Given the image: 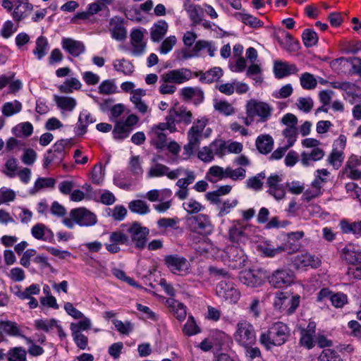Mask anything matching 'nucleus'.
I'll use <instances>...</instances> for the list:
<instances>
[{
    "label": "nucleus",
    "instance_id": "1",
    "mask_svg": "<svg viewBox=\"0 0 361 361\" xmlns=\"http://www.w3.org/2000/svg\"><path fill=\"white\" fill-rule=\"evenodd\" d=\"M209 119L206 116H201L192 123L187 133L188 143L183 147L184 152L188 157L195 153L202 139L211 136L212 129L207 127Z\"/></svg>",
    "mask_w": 361,
    "mask_h": 361
},
{
    "label": "nucleus",
    "instance_id": "2",
    "mask_svg": "<svg viewBox=\"0 0 361 361\" xmlns=\"http://www.w3.org/2000/svg\"><path fill=\"white\" fill-rule=\"evenodd\" d=\"M290 334V330L286 324L276 322L269 326L267 331L260 334L259 341L266 350H269L274 347L281 346L286 343Z\"/></svg>",
    "mask_w": 361,
    "mask_h": 361
},
{
    "label": "nucleus",
    "instance_id": "3",
    "mask_svg": "<svg viewBox=\"0 0 361 361\" xmlns=\"http://www.w3.org/2000/svg\"><path fill=\"white\" fill-rule=\"evenodd\" d=\"M193 75L199 76L197 73H193L186 68L168 71L161 75L159 92L161 94H173L177 90L175 84H183L190 80Z\"/></svg>",
    "mask_w": 361,
    "mask_h": 361
},
{
    "label": "nucleus",
    "instance_id": "4",
    "mask_svg": "<svg viewBox=\"0 0 361 361\" xmlns=\"http://www.w3.org/2000/svg\"><path fill=\"white\" fill-rule=\"evenodd\" d=\"M273 107L264 101L251 99L245 104L246 116L243 118V123L250 126L255 121L259 123L267 122L271 116Z\"/></svg>",
    "mask_w": 361,
    "mask_h": 361
},
{
    "label": "nucleus",
    "instance_id": "5",
    "mask_svg": "<svg viewBox=\"0 0 361 361\" xmlns=\"http://www.w3.org/2000/svg\"><path fill=\"white\" fill-rule=\"evenodd\" d=\"M196 177V172L189 168L179 166L173 169L171 180H177L176 186L178 188L175 196L180 200H185L189 195L188 186L195 180Z\"/></svg>",
    "mask_w": 361,
    "mask_h": 361
},
{
    "label": "nucleus",
    "instance_id": "6",
    "mask_svg": "<svg viewBox=\"0 0 361 361\" xmlns=\"http://www.w3.org/2000/svg\"><path fill=\"white\" fill-rule=\"evenodd\" d=\"M257 228L240 220H235L228 229V238L235 243H245L247 240H254L253 234Z\"/></svg>",
    "mask_w": 361,
    "mask_h": 361
},
{
    "label": "nucleus",
    "instance_id": "7",
    "mask_svg": "<svg viewBox=\"0 0 361 361\" xmlns=\"http://www.w3.org/2000/svg\"><path fill=\"white\" fill-rule=\"evenodd\" d=\"M233 339L242 348L254 345L256 343V333L252 324L245 320L239 322L236 324Z\"/></svg>",
    "mask_w": 361,
    "mask_h": 361
},
{
    "label": "nucleus",
    "instance_id": "8",
    "mask_svg": "<svg viewBox=\"0 0 361 361\" xmlns=\"http://www.w3.org/2000/svg\"><path fill=\"white\" fill-rule=\"evenodd\" d=\"M300 299L298 295H292L288 292L277 291L274 299V307L279 312L290 315L299 306Z\"/></svg>",
    "mask_w": 361,
    "mask_h": 361
},
{
    "label": "nucleus",
    "instance_id": "9",
    "mask_svg": "<svg viewBox=\"0 0 361 361\" xmlns=\"http://www.w3.org/2000/svg\"><path fill=\"white\" fill-rule=\"evenodd\" d=\"M216 293L218 297L230 304H236L241 297V293L235 283L226 280H222L217 283Z\"/></svg>",
    "mask_w": 361,
    "mask_h": 361
},
{
    "label": "nucleus",
    "instance_id": "10",
    "mask_svg": "<svg viewBox=\"0 0 361 361\" xmlns=\"http://www.w3.org/2000/svg\"><path fill=\"white\" fill-rule=\"evenodd\" d=\"M187 224L191 231L207 235L214 231V226L208 215L200 214L187 219Z\"/></svg>",
    "mask_w": 361,
    "mask_h": 361
},
{
    "label": "nucleus",
    "instance_id": "11",
    "mask_svg": "<svg viewBox=\"0 0 361 361\" xmlns=\"http://www.w3.org/2000/svg\"><path fill=\"white\" fill-rule=\"evenodd\" d=\"M124 231L130 237V245L134 243L136 247L142 248L146 244V238L149 234V229L135 222L128 225H123Z\"/></svg>",
    "mask_w": 361,
    "mask_h": 361
},
{
    "label": "nucleus",
    "instance_id": "12",
    "mask_svg": "<svg viewBox=\"0 0 361 361\" xmlns=\"http://www.w3.org/2000/svg\"><path fill=\"white\" fill-rule=\"evenodd\" d=\"M172 126L166 122L159 123L157 125L153 126L149 132L148 133L150 142L157 149H163L166 146V134L164 133L165 130L171 131Z\"/></svg>",
    "mask_w": 361,
    "mask_h": 361
},
{
    "label": "nucleus",
    "instance_id": "13",
    "mask_svg": "<svg viewBox=\"0 0 361 361\" xmlns=\"http://www.w3.org/2000/svg\"><path fill=\"white\" fill-rule=\"evenodd\" d=\"M224 263L233 269H241L245 267L247 260L243 250L238 246H228L225 251Z\"/></svg>",
    "mask_w": 361,
    "mask_h": 361
},
{
    "label": "nucleus",
    "instance_id": "14",
    "mask_svg": "<svg viewBox=\"0 0 361 361\" xmlns=\"http://www.w3.org/2000/svg\"><path fill=\"white\" fill-rule=\"evenodd\" d=\"M165 264L171 273L178 276H185L190 273V262L183 257L171 255L164 259Z\"/></svg>",
    "mask_w": 361,
    "mask_h": 361
},
{
    "label": "nucleus",
    "instance_id": "15",
    "mask_svg": "<svg viewBox=\"0 0 361 361\" xmlns=\"http://www.w3.org/2000/svg\"><path fill=\"white\" fill-rule=\"evenodd\" d=\"M34 327L36 330L47 334H52L56 330L61 340L66 338V334L63 329L59 320L51 319H38L34 321Z\"/></svg>",
    "mask_w": 361,
    "mask_h": 361
},
{
    "label": "nucleus",
    "instance_id": "16",
    "mask_svg": "<svg viewBox=\"0 0 361 361\" xmlns=\"http://www.w3.org/2000/svg\"><path fill=\"white\" fill-rule=\"evenodd\" d=\"M121 245H130V237L124 231L123 225L121 230L110 233L109 243L104 245L109 252L116 254L120 252Z\"/></svg>",
    "mask_w": 361,
    "mask_h": 361
},
{
    "label": "nucleus",
    "instance_id": "17",
    "mask_svg": "<svg viewBox=\"0 0 361 361\" xmlns=\"http://www.w3.org/2000/svg\"><path fill=\"white\" fill-rule=\"evenodd\" d=\"M283 177L276 173L271 174L267 180L268 193L276 200H283L286 194V187L282 184Z\"/></svg>",
    "mask_w": 361,
    "mask_h": 361
},
{
    "label": "nucleus",
    "instance_id": "18",
    "mask_svg": "<svg viewBox=\"0 0 361 361\" xmlns=\"http://www.w3.org/2000/svg\"><path fill=\"white\" fill-rule=\"evenodd\" d=\"M192 113L185 108H180L178 110L171 109L169 115L166 117V121L172 126L171 131H176V124L183 123L188 125L192 121Z\"/></svg>",
    "mask_w": 361,
    "mask_h": 361
},
{
    "label": "nucleus",
    "instance_id": "19",
    "mask_svg": "<svg viewBox=\"0 0 361 361\" xmlns=\"http://www.w3.org/2000/svg\"><path fill=\"white\" fill-rule=\"evenodd\" d=\"M268 280L274 287L281 288L290 286L293 282L294 274L288 269H277L269 276Z\"/></svg>",
    "mask_w": 361,
    "mask_h": 361
},
{
    "label": "nucleus",
    "instance_id": "20",
    "mask_svg": "<svg viewBox=\"0 0 361 361\" xmlns=\"http://www.w3.org/2000/svg\"><path fill=\"white\" fill-rule=\"evenodd\" d=\"M70 216L80 226H92L97 222V216L85 207L71 209Z\"/></svg>",
    "mask_w": 361,
    "mask_h": 361
},
{
    "label": "nucleus",
    "instance_id": "21",
    "mask_svg": "<svg viewBox=\"0 0 361 361\" xmlns=\"http://www.w3.org/2000/svg\"><path fill=\"white\" fill-rule=\"evenodd\" d=\"M147 33L145 28L139 27L132 30L130 32L131 54L135 56H140L145 52L146 42L144 35Z\"/></svg>",
    "mask_w": 361,
    "mask_h": 361
},
{
    "label": "nucleus",
    "instance_id": "22",
    "mask_svg": "<svg viewBox=\"0 0 361 361\" xmlns=\"http://www.w3.org/2000/svg\"><path fill=\"white\" fill-rule=\"evenodd\" d=\"M34 6L28 0H15V8L11 16L16 22L27 18L33 11Z\"/></svg>",
    "mask_w": 361,
    "mask_h": 361
},
{
    "label": "nucleus",
    "instance_id": "23",
    "mask_svg": "<svg viewBox=\"0 0 361 361\" xmlns=\"http://www.w3.org/2000/svg\"><path fill=\"white\" fill-rule=\"evenodd\" d=\"M344 173L352 180L361 179V157L352 154L348 159Z\"/></svg>",
    "mask_w": 361,
    "mask_h": 361
},
{
    "label": "nucleus",
    "instance_id": "24",
    "mask_svg": "<svg viewBox=\"0 0 361 361\" xmlns=\"http://www.w3.org/2000/svg\"><path fill=\"white\" fill-rule=\"evenodd\" d=\"M172 172L173 169L164 164L156 162L154 159L145 176L147 179L166 176L168 179L171 180Z\"/></svg>",
    "mask_w": 361,
    "mask_h": 361
},
{
    "label": "nucleus",
    "instance_id": "25",
    "mask_svg": "<svg viewBox=\"0 0 361 361\" xmlns=\"http://www.w3.org/2000/svg\"><path fill=\"white\" fill-rule=\"evenodd\" d=\"M316 323L310 321L307 328L301 330L300 344L307 349H312L316 343Z\"/></svg>",
    "mask_w": 361,
    "mask_h": 361
},
{
    "label": "nucleus",
    "instance_id": "26",
    "mask_svg": "<svg viewBox=\"0 0 361 361\" xmlns=\"http://www.w3.org/2000/svg\"><path fill=\"white\" fill-rule=\"evenodd\" d=\"M239 279L244 285L251 288L259 287L264 282L262 273L259 271L255 270L241 271Z\"/></svg>",
    "mask_w": 361,
    "mask_h": 361
},
{
    "label": "nucleus",
    "instance_id": "27",
    "mask_svg": "<svg viewBox=\"0 0 361 361\" xmlns=\"http://www.w3.org/2000/svg\"><path fill=\"white\" fill-rule=\"evenodd\" d=\"M324 155L322 148L303 151L300 154V163L305 167L312 166L315 162L322 160Z\"/></svg>",
    "mask_w": 361,
    "mask_h": 361
},
{
    "label": "nucleus",
    "instance_id": "28",
    "mask_svg": "<svg viewBox=\"0 0 361 361\" xmlns=\"http://www.w3.org/2000/svg\"><path fill=\"white\" fill-rule=\"evenodd\" d=\"M342 255L348 264L361 263V246L357 244L346 245L343 249Z\"/></svg>",
    "mask_w": 361,
    "mask_h": 361
},
{
    "label": "nucleus",
    "instance_id": "29",
    "mask_svg": "<svg viewBox=\"0 0 361 361\" xmlns=\"http://www.w3.org/2000/svg\"><path fill=\"white\" fill-rule=\"evenodd\" d=\"M320 263L321 261L319 257L310 253L298 255L293 260V264L298 269L306 267L317 268L320 265Z\"/></svg>",
    "mask_w": 361,
    "mask_h": 361
},
{
    "label": "nucleus",
    "instance_id": "30",
    "mask_svg": "<svg viewBox=\"0 0 361 361\" xmlns=\"http://www.w3.org/2000/svg\"><path fill=\"white\" fill-rule=\"evenodd\" d=\"M277 39L281 47L288 52L296 53L300 48L299 42L286 31H282L277 37Z\"/></svg>",
    "mask_w": 361,
    "mask_h": 361
},
{
    "label": "nucleus",
    "instance_id": "31",
    "mask_svg": "<svg viewBox=\"0 0 361 361\" xmlns=\"http://www.w3.org/2000/svg\"><path fill=\"white\" fill-rule=\"evenodd\" d=\"M31 235L34 238L44 242H51L54 236L53 231L42 223H38L32 227Z\"/></svg>",
    "mask_w": 361,
    "mask_h": 361
},
{
    "label": "nucleus",
    "instance_id": "32",
    "mask_svg": "<svg viewBox=\"0 0 361 361\" xmlns=\"http://www.w3.org/2000/svg\"><path fill=\"white\" fill-rule=\"evenodd\" d=\"M62 48L73 56H78L85 51L84 44L71 38H63L61 41Z\"/></svg>",
    "mask_w": 361,
    "mask_h": 361
},
{
    "label": "nucleus",
    "instance_id": "33",
    "mask_svg": "<svg viewBox=\"0 0 361 361\" xmlns=\"http://www.w3.org/2000/svg\"><path fill=\"white\" fill-rule=\"evenodd\" d=\"M111 37L117 41H122L126 38L127 32L123 26V20L118 17H114L110 20Z\"/></svg>",
    "mask_w": 361,
    "mask_h": 361
},
{
    "label": "nucleus",
    "instance_id": "34",
    "mask_svg": "<svg viewBox=\"0 0 361 361\" xmlns=\"http://www.w3.org/2000/svg\"><path fill=\"white\" fill-rule=\"evenodd\" d=\"M274 71L276 78H283L296 73L298 69L295 64L276 61L274 62Z\"/></svg>",
    "mask_w": 361,
    "mask_h": 361
},
{
    "label": "nucleus",
    "instance_id": "35",
    "mask_svg": "<svg viewBox=\"0 0 361 361\" xmlns=\"http://www.w3.org/2000/svg\"><path fill=\"white\" fill-rule=\"evenodd\" d=\"M166 305L178 320L181 322L185 319L187 312L186 307L183 303L173 298H170L166 300Z\"/></svg>",
    "mask_w": 361,
    "mask_h": 361
},
{
    "label": "nucleus",
    "instance_id": "36",
    "mask_svg": "<svg viewBox=\"0 0 361 361\" xmlns=\"http://www.w3.org/2000/svg\"><path fill=\"white\" fill-rule=\"evenodd\" d=\"M54 100L62 112H71L77 105L76 99L72 97L54 95Z\"/></svg>",
    "mask_w": 361,
    "mask_h": 361
},
{
    "label": "nucleus",
    "instance_id": "37",
    "mask_svg": "<svg viewBox=\"0 0 361 361\" xmlns=\"http://www.w3.org/2000/svg\"><path fill=\"white\" fill-rule=\"evenodd\" d=\"M257 250L265 257H274L280 255L279 245L274 246L269 240L260 242L257 245Z\"/></svg>",
    "mask_w": 361,
    "mask_h": 361
},
{
    "label": "nucleus",
    "instance_id": "38",
    "mask_svg": "<svg viewBox=\"0 0 361 361\" xmlns=\"http://www.w3.org/2000/svg\"><path fill=\"white\" fill-rule=\"evenodd\" d=\"M168 24L165 20H160L155 23L151 28V39L153 42H160L168 31Z\"/></svg>",
    "mask_w": 361,
    "mask_h": 361
},
{
    "label": "nucleus",
    "instance_id": "39",
    "mask_svg": "<svg viewBox=\"0 0 361 361\" xmlns=\"http://www.w3.org/2000/svg\"><path fill=\"white\" fill-rule=\"evenodd\" d=\"M112 65L115 71L126 76L131 75L134 72L133 64L124 58L114 60Z\"/></svg>",
    "mask_w": 361,
    "mask_h": 361
},
{
    "label": "nucleus",
    "instance_id": "40",
    "mask_svg": "<svg viewBox=\"0 0 361 361\" xmlns=\"http://www.w3.org/2000/svg\"><path fill=\"white\" fill-rule=\"evenodd\" d=\"M226 168L214 165L211 166L206 173V178L210 183H215L226 178Z\"/></svg>",
    "mask_w": 361,
    "mask_h": 361
},
{
    "label": "nucleus",
    "instance_id": "41",
    "mask_svg": "<svg viewBox=\"0 0 361 361\" xmlns=\"http://www.w3.org/2000/svg\"><path fill=\"white\" fill-rule=\"evenodd\" d=\"M128 171L135 179H140L143 174L142 161L140 156H132L130 158Z\"/></svg>",
    "mask_w": 361,
    "mask_h": 361
},
{
    "label": "nucleus",
    "instance_id": "42",
    "mask_svg": "<svg viewBox=\"0 0 361 361\" xmlns=\"http://www.w3.org/2000/svg\"><path fill=\"white\" fill-rule=\"evenodd\" d=\"M82 87V83L79 79L71 77L65 80V81L58 86L59 90L62 93L71 94L74 91L80 90Z\"/></svg>",
    "mask_w": 361,
    "mask_h": 361
},
{
    "label": "nucleus",
    "instance_id": "43",
    "mask_svg": "<svg viewBox=\"0 0 361 361\" xmlns=\"http://www.w3.org/2000/svg\"><path fill=\"white\" fill-rule=\"evenodd\" d=\"M0 331L10 336H22L21 330L18 324L9 320H0Z\"/></svg>",
    "mask_w": 361,
    "mask_h": 361
},
{
    "label": "nucleus",
    "instance_id": "44",
    "mask_svg": "<svg viewBox=\"0 0 361 361\" xmlns=\"http://www.w3.org/2000/svg\"><path fill=\"white\" fill-rule=\"evenodd\" d=\"M340 227L344 233H352L357 238L361 237V221L349 222L343 220L340 222Z\"/></svg>",
    "mask_w": 361,
    "mask_h": 361
},
{
    "label": "nucleus",
    "instance_id": "45",
    "mask_svg": "<svg viewBox=\"0 0 361 361\" xmlns=\"http://www.w3.org/2000/svg\"><path fill=\"white\" fill-rule=\"evenodd\" d=\"M274 140L269 135L259 136L256 140V146L257 149L262 154H268L273 148Z\"/></svg>",
    "mask_w": 361,
    "mask_h": 361
},
{
    "label": "nucleus",
    "instance_id": "46",
    "mask_svg": "<svg viewBox=\"0 0 361 361\" xmlns=\"http://www.w3.org/2000/svg\"><path fill=\"white\" fill-rule=\"evenodd\" d=\"M23 105L18 100H13L4 103L1 107L2 114L6 117H11L21 111Z\"/></svg>",
    "mask_w": 361,
    "mask_h": 361
},
{
    "label": "nucleus",
    "instance_id": "47",
    "mask_svg": "<svg viewBox=\"0 0 361 361\" xmlns=\"http://www.w3.org/2000/svg\"><path fill=\"white\" fill-rule=\"evenodd\" d=\"M323 194V190L319 186L311 183V184L304 190L301 200L305 202H310L311 200L320 197Z\"/></svg>",
    "mask_w": 361,
    "mask_h": 361
},
{
    "label": "nucleus",
    "instance_id": "48",
    "mask_svg": "<svg viewBox=\"0 0 361 361\" xmlns=\"http://www.w3.org/2000/svg\"><path fill=\"white\" fill-rule=\"evenodd\" d=\"M172 190L169 188L161 190H151L146 194V197L150 202L161 201L172 196Z\"/></svg>",
    "mask_w": 361,
    "mask_h": 361
},
{
    "label": "nucleus",
    "instance_id": "49",
    "mask_svg": "<svg viewBox=\"0 0 361 361\" xmlns=\"http://www.w3.org/2000/svg\"><path fill=\"white\" fill-rule=\"evenodd\" d=\"M73 144V140L70 139H62L57 141L50 149V150L55 152L58 154V158L64 159L66 153V149L71 148Z\"/></svg>",
    "mask_w": 361,
    "mask_h": 361
},
{
    "label": "nucleus",
    "instance_id": "50",
    "mask_svg": "<svg viewBox=\"0 0 361 361\" xmlns=\"http://www.w3.org/2000/svg\"><path fill=\"white\" fill-rule=\"evenodd\" d=\"M49 49L47 39L44 36L39 37L36 40V47L33 50L34 55L37 59H42Z\"/></svg>",
    "mask_w": 361,
    "mask_h": 361
},
{
    "label": "nucleus",
    "instance_id": "51",
    "mask_svg": "<svg viewBox=\"0 0 361 361\" xmlns=\"http://www.w3.org/2000/svg\"><path fill=\"white\" fill-rule=\"evenodd\" d=\"M213 105L216 111L224 116H228L235 113V109L233 105L226 100L215 99Z\"/></svg>",
    "mask_w": 361,
    "mask_h": 361
},
{
    "label": "nucleus",
    "instance_id": "52",
    "mask_svg": "<svg viewBox=\"0 0 361 361\" xmlns=\"http://www.w3.org/2000/svg\"><path fill=\"white\" fill-rule=\"evenodd\" d=\"M102 6L97 2H94L88 4L87 10L85 11L78 12L73 17V20L76 19L86 20L88 19L91 16L97 14L98 12L102 11Z\"/></svg>",
    "mask_w": 361,
    "mask_h": 361
},
{
    "label": "nucleus",
    "instance_id": "53",
    "mask_svg": "<svg viewBox=\"0 0 361 361\" xmlns=\"http://www.w3.org/2000/svg\"><path fill=\"white\" fill-rule=\"evenodd\" d=\"M78 322H72L70 325L71 334L82 333V331H87L91 329L92 322L91 319L85 315L83 318H80Z\"/></svg>",
    "mask_w": 361,
    "mask_h": 361
},
{
    "label": "nucleus",
    "instance_id": "54",
    "mask_svg": "<svg viewBox=\"0 0 361 361\" xmlns=\"http://www.w3.org/2000/svg\"><path fill=\"white\" fill-rule=\"evenodd\" d=\"M345 156L343 152L333 149L328 156L327 162L333 166L336 170H338L342 165Z\"/></svg>",
    "mask_w": 361,
    "mask_h": 361
},
{
    "label": "nucleus",
    "instance_id": "55",
    "mask_svg": "<svg viewBox=\"0 0 361 361\" xmlns=\"http://www.w3.org/2000/svg\"><path fill=\"white\" fill-rule=\"evenodd\" d=\"M223 75V71L219 67H214L201 74L200 79L202 82L211 83L217 80Z\"/></svg>",
    "mask_w": 361,
    "mask_h": 361
},
{
    "label": "nucleus",
    "instance_id": "56",
    "mask_svg": "<svg viewBox=\"0 0 361 361\" xmlns=\"http://www.w3.org/2000/svg\"><path fill=\"white\" fill-rule=\"evenodd\" d=\"M56 184V180L53 178H38L32 188V193H35L42 189L53 188Z\"/></svg>",
    "mask_w": 361,
    "mask_h": 361
},
{
    "label": "nucleus",
    "instance_id": "57",
    "mask_svg": "<svg viewBox=\"0 0 361 361\" xmlns=\"http://www.w3.org/2000/svg\"><path fill=\"white\" fill-rule=\"evenodd\" d=\"M131 130H130L123 123V121H116L112 131L113 137L116 140H123L128 137Z\"/></svg>",
    "mask_w": 361,
    "mask_h": 361
},
{
    "label": "nucleus",
    "instance_id": "58",
    "mask_svg": "<svg viewBox=\"0 0 361 361\" xmlns=\"http://www.w3.org/2000/svg\"><path fill=\"white\" fill-rule=\"evenodd\" d=\"M26 355L23 347H13L7 352V361H26Z\"/></svg>",
    "mask_w": 361,
    "mask_h": 361
},
{
    "label": "nucleus",
    "instance_id": "59",
    "mask_svg": "<svg viewBox=\"0 0 361 361\" xmlns=\"http://www.w3.org/2000/svg\"><path fill=\"white\" fill-rule=\"evenodd\" d=\"M329 176L330 172L327 169H317L314 171V178L312 183L322 189L323 186L329 181Z\"/></svg>",
    "mask_w": 361,
    "mask_h": 361
},
{
    "label": "nucleus",
    "instance_id": "60",
    "mask_svg": "<svg viewBox=\"0 0 361 361\" xmlns=\"http://www.w3.org/2000/svg\"><path fill=\"white\" fill-rule=\"evenodd\" d=\"M99 92L102 94H113L118 92V87L114 80H103L99 86Z\"/></svg>",
    "mask_w": 361,
    "mask_h": 361
},
{
    "label": "nucleus",
    "instance_id": "61",
    "mask_svg": "<svg viewBox=\"0 0 361 361\" xmlns=\"http://www.w3.org/2000/svg\"><path fill=\"white\" fill-rule=\"evenodd\" d=\"M33 132V126L30 122L20 123L13 128V133L17 137H28Z\"/></svg>",
    "mask_w": 361,
    "mask_h": 361
},
{
    "label": "nucleus",
    "instance_id": "62",
    "mask_svg": "<svg viewBox=\"0 0 361 361\" xmlns=\"http://www.w3.org/2000/svg\"><path fill=\"white\" fill-rule=\"evenodd\" d=\"M183 207L188 214H196L204 210V207L193 198L188 199L183 203Z\"/></svg>",
    "mask_w": 361,
    "mask_h": 361
},
{
    "label": "nucleus",
    "instance_id": "63",
    "mask_svg": "<svg viewBox=\"0 0 361 361\" xmlns=\"http://www.w3.org/2000/svg\"><path fill=\"white\" fill-rule=\"evenodd\" d=\"M128 207L132 212L139 214H146L149 212V207L147 202L140 200L131 201Z\"/></svg>",
    "mask_w": 361,
    "mask_h": 361
},
{
    "label": "nucleus",
    "instance_id": "64",
    "mask_svg": "<svg viewBox=\"0 0 361 361\" xmlns=\"http://www.w3.org/2000/svg\"><path fill=\"white\" fill-rule=\"evenodd\" d=\"M302 42L306 47H312L318 42V36L312 29H305L302 35Z\"/></svg>",
    "mask_w": 361,
    "mask_h": 361
}]
</instances>
